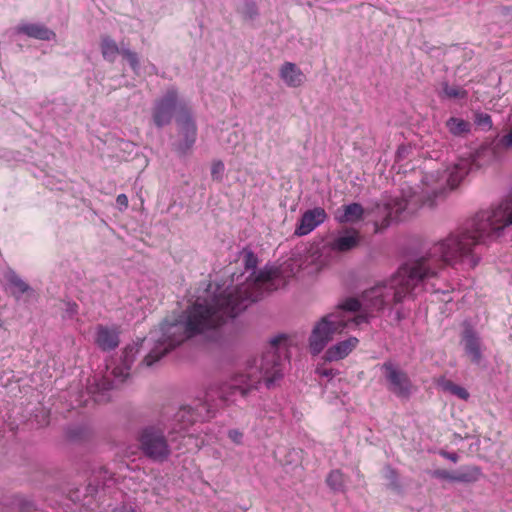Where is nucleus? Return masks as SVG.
<instances>
[{
    "label": "nucleus",
    "instance_id": "nucleus-11",
    "mask_svg": "<svg viewBox=\"0 0 512 512\" xmlns=\"http://www.w3.org/2000/svg\"><path fill=\"white\" fill-rule=\"evenodd\" d=\"M327 213L322 207H314L306 210L299 219L295 235L305 236L320 226L327 219Z\"/></svg>",
    "mask_w": 512,
    "mask_h": 512
},
{
    "label": "nucleus",
    "instance_id": "nucleus-23",
    "mask_svg": "<svg viewBox=\"0 0 512 512\" xmlns=\"http://www.w3.org/2000/svg\"><path fill=\"white\" fill-rule=\"evenodd\" d=\"M441 99H466L468 97V91L459 87L451 86L448 82L444 81L441 83V91L439 92Z\"/></svg>",
    "mask_w": 512,
    "mask_h": 512
},
{
    "label": "nucleus",
    "instance_id": "nucleus-22",
    "mask_svg": "<svg viewBox=\"0 0 512 512\" xmlns=\"http://www.w3.org/2000/svg\"><path fill=\"white\" fill-rule=\"evenodd\" d=\"M482 476V471L478 466H461L455 471V482L474 483Z\"/></svg>",
    "mask_w": 512,
    "mask_h": 512
},
{
    "label": "nucleus",
    "instance_id": "nucleus-42",
    "mask_svg": "<svg viewBox=\"0 0 512 512\" xmlns=\"http://www.w3.org/2000/svg\"><path fill=\"white\" fill-rule=\"evenodd\" d=\"M126 512H136V511L134 509H130V510L126 511Z\"/></svg>",
    "mask_w": 512,
    "mask_h": 512
},
{
    "label": "nucleus",
    "instance_id": "nucleus-12",
    "mask_svg": "<svg viewBox=\"0 0 512 512\" xmlns=\"http://www.w3.org/2000/svg\"><path fill=\"white\" fill-rule=\"evenodd\" d=\"M480 155L492 162L498 160L505 150L512 148V129L503 136H497L489 142H485L480 146Z\"/></svg>",
    "mask_w": 512,
    "mask_h": 512
},
{
    "label": "nucleus",
    "instance_id": "nucleus-10",
    "mask_svg": "<svg viewBox=\"0 0 512 512\" xmlns=\"http://www.w3.org/2000/svg\"><path fill=\"white\" fill-rule=\"evenodd\" d=\"M414 197L406 198H393L383 204H377L376 211L385 212V217L382 220L381 227L387 228L391 222L400 218V215L405 211H412L411 205Z\"/></svg>",
    "mask_w": 512,
    "mask_h": 512
},
{
    "label": "nucleus",
    "instance_id": "nucleus-3",
    "mask_svg": "<svg viewBox=\"0 0 512 512\" xmlns=\"http://www.w3.org/2000/svg\"><path fill=\"white\" fill-rule=\"evenodd\" d=\"M285 335H277L269 342L268 349L258 359L250 358L243 370L235 373L229 380L210 384L203 398L195 399L191 405L182 406L174 415L173 432L185 437V432L196 422H204L215 416L220 405H228L237 401V397L246 398L252 390L264 384L267 389L278 385L284 376L285 364L288 360L286 349L281 344Z\"/></svg>",
    "mask_w": 512,
    "mask_h": 512
},
{
    "label": "nucleus",
    "instance_id": "nucleus-32",
    "mask_svg": "<svg viewBox=\"0 0 512 512\" xmlns=\"http://www.w3.org/2000/svg\"><path fill=\"white\" fill-rule=\"evenodd\" d=\"M385 477L387 478V480H389V486L392 488V489H395V490H399L400 489V484H399V481H398V475H397V472L390 468V467H387L386 470H385Z\"/></svg>",
    "mask_w": 512,
    "mask_h": 512
},
{
    "label": "nucleus",
    "instance_id": "nucleus-16",
    "mask_svg": "<svg viewBox=\"0 0 512 512\" xmlns=\"http://www.w3.org/2000/svg\"><path fill=\"white\" fill-rule=\"evenodd\" d=\"M462 344L471 361L475 364H479L482 359L481 340L471 326L464 328L462 333Z\"/></svg>",
    "mask_w": 512,
    "mask_h": 512
},
{
    "label": "nucleus",
    "instance_id": "nucleus-31",
    "mask_svg": "<svg viewBox=\"0 0 512 512\" xmlns=\"http://www.w3.org/2000/svg\"><path fill=\"white\" fill-rule=\"evenodd\" d=\"M431 476L433 478L439 480H447L449 482H455V472H450L445 469H436L431 472Z\"/></svg>",
    "mask_w": 512,
    "mask_h": 512
},
{
    "label": "nucleus",
    "instance_id": "nucleus-27",
    "mask_svg": "<svg viewBox=\"0 0 512 512\" xmlns=\"http://www.w3.org/2000/svg\"><path fill=\"white\" fill-rule=\"evenodd\" d=\"M442 389L461 400H467L469 398V392L462 386L455 384L451 380H446L442 383Z\"/></svg>",
    "mask_w": 512,
    "mask_h": 512
},
{
    "label": "nucleus",
    "instance_id": "nucleus-30",
    "mask_svg": "<svg viewBox=\"0 0 512 512\" xmlns=\"http://www.w3.org/2000/svg\"><path fill=\"white\" fill-rule=\"evenodd\" d=\"M326 363L327 362L324 361L323 363H319L315 369V372L318 376L325 377L330 380L333 377H335L339 373V371L337 369L328 368L326 366Z\"/></svg>",
    "mask_w": 512,
    "mask_h": 512
},
{
    "label": "nucleus",
    "instance_id": "nucleus-14",
    "mask_svg": "<svg viewBox=\"0 0 512 512\" xmlns=\"http://www.w3.org/2000/svg\"><path fill=\"white\" fill-rule=\"evenodd\" d=\"M117 327L97 325L94 334L95 345L103 352L115 350L120 343V335Z\"/></svg>",
    "mask_w": 512,
    "mask_h": 512
},
{
    "label": "nucleus",
    "instance_id": "nucleus-21",
    "mask_svg": "<svg viewBox=\"0 0 512 512\" xmlns=\"http://www.w3.org/2000/svg\"><path fill=\"white\" fill-rule=\"evenodd\" d=\"M100 50L104 60L110 63L115 62L117 55H121V47L118 46L114 39L107 35L101 37Z\"/></svg>",
    "mask_w": 512,
    "mask_h": 512
},
{
    "label": "nucleus",
    "instance_id": "nucleus-13",
    "mask_svg": "<svg viewBox=\"0 0 512 512\" xmlns=\"http://www.w3.org/2000/svg\"><path fill=\"white\" fill-rule=\"evenodd\" d=\"M360 240V232L357 229L345 227L337 232L329 243V247L336 252H348L356 248Z\"/></svg>",
    "mask_w": 512,
    "mask_h": 512
},
{
    "label": "nucleus",
    "instance_id": "nucleus-19",
    "mask_svg": "<svg viewBox=\"0 0 512 512\" xmlns=\"http://www.w3.org/2000/svg\"><path fill=\"white\" fill-rule=\"evenodd\" d=\"M280 78L288 87H299L305 80V75L301 69L292 62H285L279 71Z\"/></svg>",
    "mask_w": 512,
    "mask_h": 512
},
{
    "label": "nucleus",
    "instance_id": "nucleus-7",
    "mask_svg": "<svg viewBox=\"0 0 512 512\" xmlns=\"http://www.w3.org/2000/svg\"><path fill=\"white\" fill-rule=\"evenodd\" d=\"M347 327L343 314L329 313L323 316L313 327L309 336V349L312 355L320 354L336 334Z\"/></svg>",
    "mask_w": 512,
    "mask_h": 512
},
{
    "label": "nucleus",
    "instance_id": "nucleus-36",
    "mask_svg": "<svg viewBox=\"0 0 512 512\" xmlns=\"http://www.w3.org/2000/svg\"><path fill=\"white\" fill-rule=\"evenodd\" d=\"M228 437L230 438V440L237 444V445H240L242 444V440H243V433L238 430V429H231L228 431Z\"/></svg>",
    "mask_w": 512,
    "mask_h": 512
},
{
    "label": "nucleus",
    "instance_id": "nucleus-39",
    "mask_svg": "<svg viewBox=\"0 0 512 512\" xmlns=\"http://www.w3.org/2000/svg\"><path fill=\"white\" fill-rule=\"evenodd\" d=\"M239 136L236 133L229 134L228 142H237Z\"/></svg>",
    "mask_w": 512,
    "mask_h": 512
},
{
    "label": "nucleus",
    "instance_id": "nucleus-18",
    "mask_svg": "<svg viewBox=\"0 0 512 512\" xmlns=\"http://www.w3.org/2000/svg\"><path fill=\"white\" fill-rule=\"evenodd\" d=\"M15 32L42 41H51L56 38L53 30L40 23H21L15 28Z\"/></svg>",
    "mask_w": 512,
    "mask_h": 512
},
{
    "label": "nucleus",
    "instance_id": "nucleus-15",
    "mask_svg": "<svg viewBox=\"0 0 512 512\" xmlns=\"http://www.w3.org/2000/svg\"><path fill=\"white\" fill-rule=\"evenodd\" d=\"M359 340L356 337H349L343 341L330 346L324 353L322 359L324 362H334L346 358L358 345Z\"/></svg>",
    "mask_w": 512,
    "mask_h": 512
},
{
    "label": "nucleus",
    "instance_id": "nucleus-33",
    "mask_svg": "<svg viewBox=\"0 0 512 512\" xmlns=\"http://www.w3.org/2000/svg\"><path fill=\"white\" fill-rule=\"evenodd\" d=\"M225 170L224 163L220 160L214 161L211 166V176L215 180H221Z\"/></svg>",
    "mask_w": 512,
    "mask_h": 512
},
{
    "label": "nucleus",
    "instance_id": "nucleus-4",
    "mask_svg": "<svg viewBox=\"0 0 512 512\" xmlns=\"http://www.w3.org/2000/svg\"><path fill=\"white\" fill-rule=\"evenodd\" d=\"M486 164H489V162L486 157L480 155L479 147L460 155L455 161L447 165L441 175L439 173L425 174L422 179L421 205L433 207L436 199L442 197L447 189L457 188L471 172Z\"/></svg>",
    "mask_w": 512,
    "mask_h": 512
},
{
    "label": "nucleus",
    "instance_id": "nucleus-8",
    "mask_svg": "<svg viewBox=\"0 0 512 512\" xmlns=\"http://www.w3.org/2000/svg\"><path fill=\"white\" fill-rule=\"evenodd\" d=\"M380 370L382 372L386 389L401 400H408L414 391V384L406 371L397 363L385 361Z\"/></svg>",
    "mask_w": 512,
    "mask_h": 512
},
{
    "label": "nucleus",
    "instance_id": "nucleus-20",
    "mask_svg": "<svg viewBox=\"0 0 512 512\" xmlns=\"http://www.w3.org/2000/svg\"><path fill=\"white\" fill-rule=\"evenodd\" d=\"M5 277L12 288L11 294L16 300H19L24 294L31 295L33 293V289L14 270H9Z\"/></svg>",
    "mask_w": 512,
    "mask_h": 512
},
{
    "label": "nucleus",
    "instance_id": "nucleus-24",
    "mask_svg": "<svg viewBox=\"0 0 512 512\" xmlns=\"http://www.w3.org/2000/svg\"><path fill=\"white\" fill-rule=\"evenodd\" d=\"M236 10L245 20L249 21L255 20L259 15L255 0H241Z\"/></svg>",
    "mask_w": 512,
    "mask_h": 512
},
{
    "label": "nucleus",
    "instance_id": "nucleus-2",
    "mask_svg": "<svg viewBox=\"0 0 512 512\" xmlns=\"http://www.w3.org/2000/svg\"><path fill=\"white\" fill-rule=\"evenodd\" d=\"M508 226H512V191L451 231L430 247L425 256L403 264L392 277L363 291L362 302L347 298L335 313L343 314L348 324L351 319L347 313L360 310L363 304L370 314L358 315L355 321L358 325L368 323L373 313L385 311L389 314L394 311L395 319L401 321L405 312L400 304L414 299L422 290L443 295L440 298L443 302L452 301L450 293L454 287L444 279L443 271L448 266L463 271L474 269L481 261L480 244L498 239Z\"/></svg>",
    "mask_w": 512,
    "mask_h": 512
},
{
    "label": "nucleus",
    "instance_id": "nucleus-26",
    "mask_svg": "<svg viewBox=\"0 0 512 512\" xmlns=\"http://www.w3.org/2000/svg\"><path fill=\"white\" fill-rule=\"evenodd\" d=\"M326 483L335 492L345 491V478L340 470H332L326 478Z\"/></svg>",
    "mask_w": 512,
    "mask_h": 512
},
{
    "label": "nucleus",
    "instance_id": "nucleus-34",
    "mask_svg": "<svg viewBox=\"0 0 512 512\" xmlns=\"http://www.w3.org/2000/svg\"><path fill=\"white\" fill-rule=\"evenodd\" d=\"M78 314V305L75 302H66L63 313L64 319H73Z\"/></svg>",
    "mask_w": 512,
    "mask_h": 512
},
{
    "label": "nucleus",
    "instance_id": "nucleus-25",
    "mask_svg": "<svg viewBox=\"0 0 512 512\" xmlns=\"http://www.w3.org/2000/svg\"><path fill=\"white\" fill-rule=\"evenodd\" d=\"M446 126L449 132L454 136L467 134L471 129V125L468 121L457 117H450L446 122Z\"/></svg>",
    "mask_w": 512,
    "mask_h": 512
},
{
    "label": "nucleus",
    "instance_id": "nucleus-41",
    "mask_svg": "<svg viewBox=\"0 0 512 512\" xmlns=\"http://www.w3.org/2000/svg\"><path fill=\"white\" fill-rule=\"evenodd\" d=\"M401 154H404V151H401V149H398V154L400 155Z\"/></svg>",
    "mask_w": 512,
    "mask_h": 512
},
{
    "label": "nucleus",
    "instance_id": "nucleus-40",
    "mask_svg": "<svg viewBox=\"0 0 512 512\" xmlns=\"http://www.w3.org/2000/svg\"><path fill=\"white\" fill-rule=\"evenodd\" d=\"M401 154H404V151H401V149H398V154L400 155Z\"/></svg>",
    "mask_w": 512,
    "mask_h": 512
},
{
    "label": "nucleus",
    "instance_id": "nucleus-1",
    "mask_svg": "<svg viewBox=\"0 0 512 512\" xmlns=\"http://www.w3.org/2000/svg\"><path fill=\"white\" fill-rule=\"evenodd\" d=\"M245 271L250 272L245 282L233 285H204L202 294L172 321L165 319L148 336L128 344L122 353L120 364L111 370L106 366L105 374H94L87 380L86 391L81 392L77 406H87L88 400L103 403L110 400V392L130 375L131 367L141 350L146 354L141 366L152 367L165 355L184 341L198 335H206L210 342L225 346L232 342L240 331L237 316L265 293L276 289L275 280L279 268L266 265L257 270L258 257L248 248L240 252Z\"/></svg>",
    "mask_w": 512,
    "mask_h": 512
},
{
    "label": "nucleus",
    "instance_id": "nucleus-6",
    "mask_svg": "<svg viewBox=\"0 0 512 512\" xmlns=\"http://www.w3.org/2000/svg\"><path fill=\"white\" fill-rule=\"evenodd\" d=\"M190 109L180 96L178 88L171 85L155 99L151 108V120L158 129H162L172 123L175 115L184 114V110Z\"/></svg>",
    "mask_w": 512,
    "mask_h": 512
},
{
    "label": "nucleus",
    "instance_id": "nucleus-9",
    "mask_svg": "<svg viewBox=\"0 0 512 512\" xmlns=\"http://www.w3.org/2000/svg\"><path fill=\"white\" fill-rule=\"evenodd\" d=\"M175 121L177 140L173 143V148L180 156H186L194 147L198 135L192 110H184V114L177 115Z\"/></svg>",
    "mask_w": 512,
    "mask_h": 512
},
{
    "label": "nucleus",
    "instance_id": "nucleus-28",
    "mask_svg": "<svg viewBox=\"0 0 512 512\" xmlns=\"http://www.w3.org/2000/svg\"><path fill=\"white\" fill-rule=\"evenodd\" d=\"M121 55L127 60L129 66L133 70L135 74L139 73L140 70V61L139 56L136 52L130 50L128 47H125L123 44L121 45Z\"/></svg>",
    "mask_w": 512,
    "mask_h": 512
},
{
    "label": "nucleus",
    "instance_id": "nucleus-29",
    "mask_svg": "<svg viewBox=\"0 0 512 512\" xmlns=\"http://www.w3.org/2000/svg\"><path fill=\"white\" fill-rule=\"evenodd\" d=\"M475 124L483 131H489L493 126L491 116L482 112L475 114Z\"/></svg>",
    "mask_w": 512,
    "mask_h": 512
},
{
    "label": "nucleus",
    "instance_id": "nucleus-35",
    "mask_svg": "<svg viewBox=\"0 0 512 512\" xmlns=\"http://www.w3.org/2000/svg\"><path fill=\"white\" fill-rule=\"evenodd\" d=\"M84 431L80 427H69L67 429V436L71 440H80L82 439Z\"/></svg>",
    "mask_w": 512,
    "mask_h": 512
},
{
    "label": "nucleus",
    "instance_id": "nucleus-38",
    "mask_svg": "<svg viewBox=\"0 0 512 512\" xmlns=\"http://www.w3.org/2000/svg\"><path fill=\"white\" fill-rule=\"evenodd\" d=\"M439 455L445 459L452 461L453 463H456L459 460V456L455 452H448L446 450H440Z\"/></svg>",
    "mask_w": 512,
    "mask_h": 512
},
{
    "label": "nucleus",
    "instance_id": "nucleus-17",
    "mask_svg": "<svg viewBox=\"0 0 512 512\" xmlns=\"http://www.w3.org/2000/svg\"><path fill=\"white\" fill-rule=\"evenodd\" d=\"M364 207L358 202L342 205L334 213V219L339 224L357 223L363 220Z\"/></svg>",
    "mask_w": 512,
    "mask_h": 512
},
{
    "label": "nucleus",
    "instance_id": "nucleus-5",
    "mask_svg": "<svg viewBox=\"0 0 512 512\" xmlns=\"http://www.w3.org/2000/svg\"><path fill=\"white\" fill-rule=\"evenodd\" d=\"M163 421L149 423L142 426L137 434V441L141 453L154 463L166 462L172 454L171 442L166 434Z\"/></svg>",
    "mask_w": 512,
    "mask_h": 512
},
{
    "label": "nucleus",
    "instance_id": "nucleus-37",
    "mask_svg": "<svg viewBox=\"0 0 512 512\" xmlns=\"http://www.w3.org/2000/svg\"><path fill=\"white\" fill-rule=\"evenodd\" d=\"M116 205L119 210L123 211L128 207V197L125 194H119L116 197Z\"/></svg>",
    "mask_w": 512,
    "mask_h": 512
}]
</instances>
